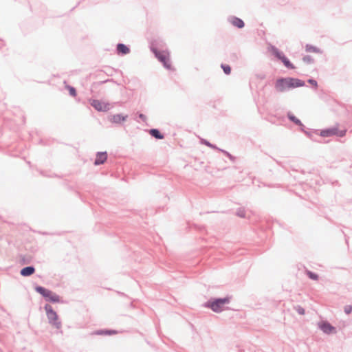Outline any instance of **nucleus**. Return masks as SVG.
Returning <instances> with one entry per match:
<instances>
[{
  "instance_id": "25",
  "label": "nucleus",
  "mask_w": 352,
  "mask_h": 352,
  "mask_svg": "<svg viewBox=\"0 0 352 352\" xmlns=\"http://www.w3.org/2000/svg\"><path fill=\"white\" fill-rule=\"evenodd\" d=\"M139 117H140V118L142 119V121H144V122L146 121V116L144 114L140 113L139 115Z\"/></svg>"
},
{
  "instance_id": "2",
  "label": "nucleus",
  "mask_w": 352,
  "mask_h": 352,
  "mask_svg": "<svg viewBox=\"0 0 352 352\" xmlns=\"http://www.w3.org/2000/svg\"><path fill=\"white\" fill-rule=\"evenodd\" d=\"M230 302V298H218L208 303V307L214 312H221L224 309L226 305Z\"/></svg>"
},
{
  "instance_id": "15",
  "label": "nucleus",
  "mask_w": 352,
  "mask_h": 352,
  "mask_svg": "<svg viewBox=\"0 0 352 352\" xmlns=\"http://www.w3.org/2000/svg\"><path fill=\"white\" fill-rule=\"evenodd\" d=\"M307 276H308L310 278H311V279H313V280H317V279H318V275H317V274H314V273H313V272H310V271H307Z\"/></svg>"
},
{
  "instance_id": "7",
  "label": "nucleus",
  "mask_w": 352,
  "mask_h": 352,
  "mask_svg": "<svg viewBox=\"0 0 352 352\" xmlns=\"http://www.w3.org/2000/svg\"><path fill=\"white\" fill-rule=\"evenodd\" d=\"M127 116H123L122 114L112 115L109 117V120L111 123L121 124L126 120Z\"/></svg>"
},
{
  "instance_id": "14",
  "label": "nucleus",
  "mask_w": 352,
  "mask_h": 352,
  "mask_svg": "<svg viewBox=\"0 0 352 352\" xmlns=\"http://www.w3.org/2000/svg\"><path fill=\"white\" fill-rule=\"evenodd\" d=\"M221 67L223 70V72H225V74H230V72H231V68L229 65H221Z\"/></svg>"
},
{
  "instance_id": "6",
  "label": "nucleus",
  "mask_w": 352,
  "mask_h": 352,
  "mask_svg": "<svg viewBox=\"0 0 352 352\" xmlns=\"http://www.w3.org/2000/svg\"><path fill=\"white\" fill-rule=\"evenodd\" d=\"M91 104L98 111H107L111 108V105L109 102L99 100H94Z\"/></svg>"
},
{
  "instance_id": "17",
  "label": "nucleus",
  "mask_w": 352,
  "mask_h": 352,
  "mask_svg": "<svg viewBox=\"0 0 352 352\" xmlns=\"http://www.w3.org/2000/svg\"><path fill=\"white\" fill-rule=\"evenodd\" d=\"M306 50L309 52H318L319 50L316 49L315 47L307 45L306 47Z\"/></svg>"
},
{
  "instance_id": "4",
  "label": "nucleus",
  "mask_w": 352,
  "mask_h": 352,
  "mask_svg": "<svg viewBox=\"0 0 352 352\" xmlns=\"http://www.w3.org/2000/svg\"><path fill=\"white\" fill-rule=\"evenodd\" d=\"M45 309L50 323L56 329H60L61 322L58 320V315L56 311H54L52 307L49 305L45 306Z\"/></svg>"
},
{
  "instance_id": "21",
  "label": "nucleus",
  "mask_w": 352,
  "mask_h": 352,
  "mask_svg": "<svg viewBox=\"0 0 352 352\" xmlns=\"http://www.w3.org/2000/svg\"><path fill=\"white\" fill-rule=\"evenodd\" d=\"M68 89H69V94L72 96H76V90H75V89L74 87H68Z\"/></svg>"
},
{
  "instance_id": "3",
  "label": "nucleus",
  "mask_w": 352,
  "mask_h": 352,
  "mask_svg": "<svg viewBox=\"0 0 352 352\" xmlns=\"http://www.w3.org/2000/svg\"><path fill=\"white\" fill-rule=\"evenodd\" d=\"M35 289L48 301L52 302H58L60 301V297L56 294L49 289L41 286L36 287Z\"/></svg>"
},
{
  "instance_id": "9",
  "label": "nucleus",
  "mask_w": 352,
  "mask_h": 352,
  "mask_svg": "<svg viewBox=\"0 0 352 352\" xmlns=\"http://www.w3.org/2000/svg\"><path fill=\"white\" fill-rule=\"evenodd\" d=\"M107 159V154L106 152L98 153L94 162L95 165H100L104 163Z\"/></svg>"
},
{
  "instance_id": "1",
  "label": "nucleus",
  "mask_w": 352,
  "mask_h": 352,
  "mask_svg": "<svg viewBox=\"0 0 352 352\" xmlns=\"http://www.w3.org/2000/svg\"><path fill=\"white\" fill-rule=\"evenodd\" d=\"M305 85L304 81L293 78H279L276 81L275 88L278 91L283 92L289 89L296 88Z\"/></svg>"
},
{
  "instance_id": "10",
  "label": "nucleus",
  "mask_w": 352,
  "mask_h": 352,
  "mask_svg": "<svg viewBox=\"0 0 352 352\" xmlns=\"http://www.w3.org/2000/svg\"><path fill=\"white\" fill-rule=\"evenodd\" d=\"M35 269L33 267H25L21 270V274L23 276H28L33 274Z\"/></svg>"
},
{
  "instance_id": "19",
  "label": "nucleus",
  "mask_w": 352,
  "mask_h": 352,
  "mask_svg": "<svg viewBox=\"0 0 352 352\" xmlns=\"http://www.w3.org/2000/svg\"><path fill=\"white\" fill-rule=\"evenodd\" d=\"M289 118L291 120H292L294 122H295L297 124H300V122L298 119H297L295 116L289 115Z\"/></svg>"
},
{
  "instance_id": "23",
  "label": "nucleus",
  "mask_w": 352,
  "mask_h": 352,
  "mask_svg": "<svg viewBox=\"0 0 352 352\" xmlns=\"http://www.w3.org/2000/svg\"><path fill=\"white\" fill-rule=\"evenodd\" d=\"M297 311L298 312V314H301V315H303L305 314V309L300 307H298L297 309H296Z\"/></svg>"
},
{
  "instance_id": "11",
  "label": "nucleus",
  "mask_w": 352,
  "mask_h": 352,
  "mask_svg": "<svg viewBox=\"0 0 352 352\" xmlns=\"http://www.w3.org/2000/svg\"><path fill=\"white\" fill-rule=\"evenodd\" d=\"M117 50H118V52L119 54H126L128 53H129L130 52V50L128 47H126L125 45L124 44H118L117 45Z\"/></svg>"
},
{
  "instance_id": "16",
  "label": "nucleus",
  "mask_w": 352,
  "mask_h": 352,
  "mask_svg": "<svg viewBox=\"0 0 352 352\" xmlns=\"http://www.w3.org/2000/svg\"><path fill=\"white\" fill-rule=\"evenodd\" d=\"M112 333H116V331H97L96 332V334H98V335H103V334H112Z\"/></svg>"
},
{
  "instance_id": "22",
  "label": "nucleus",
  "mask_w": 352,
  "mask_h": 352,
  "mask_svg": "<svg viewBox=\"0 0 352 352\" xmlns=\"http://www.w3.org/2000/svg\"><path fill=\"white\" fill-rule=\"evenodd\" d=\"M155 138L157 139H162L164 138L163 133H151Z\"/></svg>"
},
{
  "instance_id": "5",
  "label": "nucleus",
  "mask_w": 352,
  "mask_h": 352,
  "mask_svg": "<svg viewBox=\"0 0 352 352\" xmlns=\"http://www.w3.org/2000/svg\"><path fill=\"white\" fill-rule=\"evenodd\" d=\"M153 52H154L157 59L164 64V67H166L168 69L170 68V63L168 52L166 51H158L157 50H153Z\"/></svg>"
},
{
  "instance_id": "24",
  "label": "nucleus",
  "mask_w": 352,
  "mask_h": 352,
  "mask_svg": "<svg viewBox=\"0 0 352 352\" xmlns=\"http://www.w3.org/2000/svg\"><path fill=\"white\" fill-rule=\"evenodd\" d=\"M308 82L311 84L312 85H314V87H317L318 86V84H317V82L314 80H312V79H309L308 80Z\"/></svg>"
},
{
  "instance_id": "12",
  "label": "nucleus",
  "mask_w": 352,
  "mask_h": 352,
  "mask_svg": "<svg viewBox=\"0 0 352 352\" xmlns=\"http://www.w3.org/2000/svg\"><path fill=\"white\" fill-rule=\"evenodd\" d=\"M231 23L239 28H242L244 26L243 21L236 17H234L231 19Z\"/></svg>"
},
{
  "instance_id": "13",
  "label": "nucleus",
  "mask_w": 352,
  "mask_h": 352,
  "mask_svg": "<svg viewBox=\"0 0 352 352\" xmlns=\"http://www.w3.org/2000/svg\"><path fill=\"white\" fill-rule=\"evenodd\" d=\"M280 60L283 63L285 66L287 68L290 69H294L295 67L292 63H290V61L284 56L283 57H281Z\"/></svg>"
},
{
  "instance_id": "20",
  "label": "nucleus",
  "mask_w": 352,
  "mask_h": 352,
  "mask_svg": "<svg viewBox=\"0 0 352 352\" xmlns=\"http://www.w3.org/2000/svg\"><path fill=\"white\" fill-rule=\"evenodd\" d=\"M344 311L346 314H349L352 311V306L351 305L345 306Z\"/></svg>"
},
{
  "instance_id": "26",
  "label": "nucleus",
  "mask_w": 352,
  "mask_h": 352,
  "mask_svg": "<svg viewBox=\"0 0 352 352\" xmlns=\"http://www.w3.org/2000/svg\"><path fill=\"white\" fill-rule=\"evenodd\" d=\"M149 132L154 133V132H159V131L156 129H151Z\"/></svg>"
},
{
  "instance_id": "8",
  "label": "nucleus",
  "mask_w": 352,
  "mask_h": 352,
  "mask_svg": "<svg viewBox=\"0 0 352 352\" xmlns=\"http://www.w3.org/2000/svg\"><path fill=\"white\" fill-rule=\"evenodd\" d=\"M320 328L322 331H324L326 333H335L336 332L335 327L331 326L328 322H321L320 324Z\"/></svg>"
},
{
  "instance_id": "18",
  "label": "nucleus",
  "mask_w": 352,
  "mask_h": 352,
  "mask_svg": "<svg viewBox=\"0 0 352 352\" xmlns=\"http://www.w3.org/2000/svg\"><path fill=\"white\" fill-rule=\"evenodd\" d=\"M273 53L276 55V56L278 58V59H281V57H283L284 55H283L281 53H280L278 52V50L276 48H273Z\"/></svg>"
}]
</instances>
